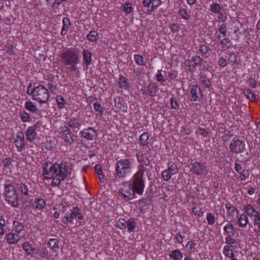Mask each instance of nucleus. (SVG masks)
Masks as SVG:
<instances>
[{
  "mask_svg": "<svg viewBox=\"0 0 260 260\" xmlns=\"http://www.w3.org/2000/svg\"><path fill=\"white\" fill-rule=\"evenodd\" d=\"M145 188L143 171H138L129 181L124 182L120 189V192L126 200H132L135 193L142 195Z\"/></svg>",
  "mask_w": 260,
  "mask_h": 260,
  "instance_id": "obj_1",
  "label": "nucleus"
},
{
  "mask_svg": "<svg viewBox=\"0 0 260 260\" xmlns=\"http://www.w3.org/2000/svg\"><path fill=\"white\" fill-rule=\"evenodd\" d=\"M42 169L44 179H52L51 185L54 186H59L68 175V170L63 163L53 164L48 161L43 165Z\"/></svg>",
  "mask_w": 260,
  "mask_h": 260,
  "instance_id": "obj_2",
  "label": "nucleus"
},
{
  "mask_svg": "<svg viewBox=\"0 0 260 260\" xmlns=\"http://www.w3.org/2000/svg\"><path fill=\"white\" fill-rule=\"evenodd\" d=\"M132 162L127 159H122L116 162V176L119 178L125 177L131 172Z\"/></svg>",
  "mask_w": 260,
  "mask_h": 260,
  "instance_id": "obj_3",
  "label": "nucleus"
},
{
  "mask_svg": "<svg viewBox=\"0 0 260 260\" xmlns=\"http://www.w3.org/2000/svg\"><path fill=\"white\" fill-rule=\"evenodd\" d=\"M5 200L12 207H17L19 204L18 199V195L15 187L10 184L5 187Z\"/></svg>",
  "mask_w": 260,
  "mask_h": 260,
  "instance_id": "obj_4",
  "label": "nucleus"
},
{
  "mask_svg": "<svg viewBox=\"0 0 260 260\" xmlns=\"http://www.w3.org/2000/svg\"><path fill=\"white\" fill-rule=\"evenodd\" d=\"M63 62L70 66V69L73 71H76V65L78 63V54L76 51H67L62 56Z\"/></svg>",
  "mask_w": 260,
  "mask_h": 260,
  "instance_id": "obj_5",
  "label": "nucleus"
},
{
  "mask_svg": "<svg viewBox=\"0 0 260 260\" xmlns=\"http://www.w3.org/2000/svg\"><path fill=\"white\" fill-rule=\"evenodd\" d=\"M31 94L33 99L40 103H45L49 98L47 89L41 85L36 87L31 91Z\"/></svg>",
  "mask_w": 260,
  "mask_h": 260,
  "instance_id": "obj_6",
  "label": "nucleus"
},
{
  "mask_svg": "<svg viewBox=\"0 0 260 260\" xmlns=\"http://www.w3.org/2000/svg\"><path fill=\"white\" fill-rule=\"evenodd\" d=\"M117 225L120 229H127L129 232H134L136 227V223L133 219H129L127 221L124 218H120L117 221Z\"/></svg>",
  "mask_w": 260,
  "mask_h": 260,
  "instance_id": "obj_7",
  "label": "nucleus"
},
{
  "mask_svg": "<svg viewBox=\"0 0 260 260\" xmlns=\"http://www.w3.org/2000/svg\"><path fill=\"white\" fill-rule=\"evenodd\" d=\"M245 143L238 138H234L232 141L230 148L233 153H239L242 152L245 149Z\"/></svg>",
  "mask_w": 260,
  "mask_h": 260,
  "instance_id": "obj_8",
  "label": "nucleus"
},
{
  "mask_svg": "<svg viewBox=\"0 0 260 260\" xmlns=\"http://www.w3.org/2000/svg\"><path fill=\"white\" fill-rule=\"evenodd\" d=\"M178 172L177 166L174 164L169 165L167 169L162 172V177L164 180L169 181L173 175L177 174Z\"/></svg>",
  "mask_w": 260,
  "mask_h": 260,
  "instance_id": "obj_9",
  "label": "nucleus"
},
{
  "mask_svg": "<svg viewBox=\"0 0 260 260\" xmlns=\"http://www.w3.org/2000/svg\"><path fill=\"white\" fill-rule=\"evenodd\" d=\"M192 169L194 173L200 176H205L207 174L206 166L204 164H201L197 161L193 162L192 164Z\"/></svg>",
  "mask_w": 260,
  "mask_h": 260,
  "instance_id": "obj_10",
  "label": "nucleus"
},
{
  "mask_svg": "<svg viewBox=\"0 0 260 260\" xmlns=\"http://www.w3.org/2000/svg\"><path fill=\"white\" fill-rule=\"evenodd\" d=\"M77 219L79 220H81L83 219V216L82 214L79 212V210L77 208H74L72 211L71 213L69 216H67L64 219L63 222L67 223L71 222L74 219Z\"/></svg>",
  "mask_w": 260,
  "mask_h": 260,
  "instance_id": "obj_11",
  "label": "nucleus"
},
{
  "mask_svg": "<svg viewBox=\"0 0 260 260\" xmlns=\"http://www.w3.org/2000/svg\"><path fill=\"white\" fill-rule=\"evenodd\" d=\"M60 137L64 140V141L69 144L73 142V136L71 134L70 129L67 127L64 126L61 131L60 132Z\"/></svg>",
  "mask_w": 260,
  "mask_h": 260,
  "instance_id": "obj_12",
  "label": "nucleus"
},
{
  "mask_svg": "<svg viewBox=\"0 0 260 260\" xmlns=\"http://www.w3.org/2000/svg\"><path fill=\"white\" fill-rule=\"evenodd\" d=\"M162 0H143V5L148 8V10L152 12L154 9L157 8L161 3Z\"/></svg>",
  "mask_w": 260,
  "mask_h": 260,
  "instance_id": "obj_13",
  "label": "nucleus"
},
{
  "mask_svg": "<svg viewBox=\"0 0 260 260\" xmlns=\"http://www.w3.org/2000/svg\"><path fill=\"white\" fill-rule=\"evenodd\" d=\"M190 94L191 100L194 102L198 101L202 96L201 89L197 85H192L191 86Z\"/></svg>",
  "mask_w": 260,
  "mask_h": 260,
  "instance_id": "obj_14",
  "label": "nucleus"
},
{
  "mask_svg": "<svg viewBox=\"0 0 260 260\" xmlns=\"http://www.w3.org/2000/svg\"><path fill=\"white\" fill-rule=\"evenodd\" d=\"M157 87L155 83H150L147 87H144L142 89V92L143 94L147 95L153 96L157 92Z\"/></svg>",
  "mask_w": 260,
  "mask_h": 260,
  "instance_id": "obj_15",
  "label": "nucleus"
},
{
  "mask_svg": "<svg viewBox=\"0 0 260 260\" xmlns=\"http://www.w3.org/2000/svg\"><path fill=\"white\" fill-rule=\"evenodd\" d=\"M82 134L84 138L89 140H93L96 137V131L91 127L84 129Z\"/></svg>",
  "mask_w": 260,
  "mask_h": 260,
  "instance_id": "obj_16",
  "label": "nucleus"
},
{
  "mask_svg": "<svg viewBox=\"0 0 260 260\" xmlns=\"http://www.w3.org/2000/svg\"><path fill=\"white\" fill-rule=\"evenodd\" d=\"M15 142L18 150L20 151L24 144V135L22 132H19L17 133Z\"/></svg>",
  "mask_w": 260,
  "mask_h": 260,
  "instance_id": "obj_17",
  "label": "nucleus"
},
{
  "mask_svg": "<svg viewBox=\"0 0 260 260\" xmlns=\"http://www.w3.org/2000/svg\"><path fill=\"white\" fill-rule=\"evenodd\" d=\"M37 129V126L34 125L32 126L28 127L25 133L26 139L29 141H32L36 138V130Z\"/></svg>",
  "mask_w": 260,
  "mask_h": 260,
  "instance_id": "obj_18",
  "label": "nucleus"
},
{
  "mask_svg": "<svg viewBox=\"0 0 260 260\" xmlns=\"http://www.w3.org/2000/svg\"><path fill=\"white\" fill-rule=\"evenodd\" d=\"M118 86L123 89L128 90L129 88V84L127 79L123 76H120L117 82Z\"/></svg>",
  "mask_w": 260,
  "mask_h": 260,
  "instance_id": "obj_19",
  "label": "nucleus"
},
{
  "mask_svg": "<svg viewBox=\"0 0 260 260\" xmlns=\"http://www.w3.org/2000/svg\"><path fill=\"white\" fill-rule=\"evenodd\" d=\"M6 239L10 244H16L19 242L20 237L18 235L9 233L7 234Z\"/></svg>",
  "mask_w": 260,
  "mask_h": 260,
  "instance_id": "obj_20",
  "label": "nucleus"
},
{
  "mask_svg": "<svg viewBox=\"0 0 260 260\" xmlns=\"http://www.w3.org/2000/svg\"><path fill=\"white\" fill-rule=\"evenodd\" d=\"M22 247L28 255L32 256L35 253L36 249L32 247L31 244L29 242H24Z\"/></svg>",
  "mask_w": 260,
  "mask_h": 260,
  "instance_id": "obj_21",
  "label": "nucleus"
},
{
  "mask_svg": "<svg viewBox=\"0 0 260 260\" xmlns=\"http://www.w3.org/2000/svg\"><path fill=\"white\" fill-rule=\"evenodd\" d=\"M48 246L55 252L54 255L56 256L59 248L58 241L56 239H51L48 242Z\"/></svg>",
  "mask_w": 260,
  "mask_h": 260,
  "instance_id": "obj_22",
  "label": "nucleus"
},
{
  "mask_svg": "<svg viewBox=\"0 0 260 260\" xmlns=\"http://www.w3.org/2000/svg\"><path fill=\"white\" fill-rule=\"evenodd\" d=\"M67 206L64 203L60 205H56L54 208V210L55 211L54 212V217L56 218H58L60 215V212H64L67 210Z\"/></svg>",
  "mask_w": 260,
  "mask_h": 260,
  "instance_id": "obj_23",
  "label": "nucleus"
},
{
  "mask_svg": "<svg viewBox=\"0 0 260 260\" xmlns=\"http://www.w3.org/2000/svg\"><path fill=\"white\" fill-rule=\"evenodd\" d=\"M68 124L72 128L79 129L82 124V122L78 118H72L68 121Z\"/></svg>",
  "mask_w": 260,
  "mask_h": 260,
  "instance_id": "obj_24",
  "label": "nucleus"
},
{
  "mask_svg": "<svg viewBox=\"0 0 260 260\" xmlns=\"http://www.w3.org/2000/svg\"><path fill=\"white\" fill-rule=\"evenodd\" d=\"M46 205V203L42 199L36 198L32 203V206L34 208L38 210L43 209Z\"/></svg>",
  "mask_w": 260,
  "mask_h": 260,
  "instance_id": "obj_25",
  "label": "nucleus"
},
{
  "mask_svg": "<svg viewBox=\"0 0 260 260\" xmlns=\"http://www.w3.org/2000/svg\"><path fill=\"white\" fill-rule=\"evenodd\" d=\"M202 62L201 58L199 56L193 57L192 60H189L188 62L189 67L191 70L194 68V65L200 64Z\"/></svg>",
  "mask_w": 260,
  "mask_h": 260,
  "instance_id": "obj_26",
  "label": "nucleus"
},
{
  "mask_svg": "<svg viewBox=\"0 0 260 260\" xmlns=\"http://www.w3.org/2000/svg\"><path fill=\"white\" fill-rule=\"evenodd\" d=\"M149 137L150 135L148 134V133H144L142 134L139 138V140L141 144L143 145H147L150 142Z\"/></svg>",
  "mask_w": 260,
  "mask_h": 260,
  "instance_id": "obj_27",
  "label": "nucleus"
},
{
  "mask_svg": "<svg viewBox=\"0 0 260 260\" xmlns=\"http://www.w3.org/2000/svg\"><path fill=\"white\" fill-rule=\"evenodd\" d=\"M226 208L228 212L233 218L237 217L238 214V210L234 207L232 206L231 204H227L226 205Z\"/></svg>",
  "mask_w": 260,
  "mask_h": 260,
  "instance_id": "obj_28",
  "label": "nucleus"
},
{
  "mask_svg": "<svg viewBox=\"0 0 260 260\" xmlns=\"http://www.w3.org/2000/svg\"><path fill=\"white\" fill-rule=\"evenodd\" d=\"M83 55L84 61L87 65L90 64L91 62V53L87 50H84Z\"/></svg>",
  "mask_w": 260,
  "mask_h": 260,
  "instance_id": "obj_29",
  "label": "nucleus"
},
{
  "mask_svg": "<svg viewBox=\"0 0 260 260\" xmlns=\"http://www.w3.org/2000/svg\"><path fill=\"white\" fill-rule=\"evenodd\" d=\"M245 211L246 213L251 218L257 214V211H256L252 206L247 205L245 208Z\"/></svg>",
  "mask_w": 260,
  "mask_h": 260,
  "instance_id": "obj_30",
  "label": "nucleus"
},
{
  "mask_svg": "<svg viewBox=\"0 0 260 260\" xmlns=\"http://www.w3.org/2000/svg\"><path fill=\"white\" fill-rule=\"evenodd\" d=\"M231 247H232L229 245H225L224 246L223 250V254L229 258H232L234 257L233 251Z\"/></svg>",
  "mask_w": 260,
  "mask_h": 260,
  "instance_id": "obj_31",
  "label": "nucleus"
},
{
  "mask_svg": "<svg viewBox=\"0 0 260 260\" xmlns=\"http://www.w3.org/2000/svg\"><path fill=\"white\" fill-rule=\"evenodd\" d=\"M87 37V39L91 42H95L99 38L98 32L94 30L90 31Z\"/></svg>",
  "mask_w": 260,
  "mask_h": 260,
  "instance_id": "obj_32",
  "label": "nucleus"
},
{
  "mask_svg": "<svg viewBox=\"0 0 260 260\" xmlns=\"http://www.w3.org/2000/svg\"><path fill=\"white\" fill-rule=\"evenodd\" d=\"M248 220L245 214H241L239 218L238 223L240 226L244 227L247 225Z\"/></svg>",
  "mask_w": 260,
  "mask_h": 260,
  "instance_id": "obj_33",
  "label": "nucleus"
},
{
  "mask_svg": "<svg viewBox=\"0 0 260 260\" xmlns=\"http://www.w3.org/2000/svg\"><path fill=\"white\" fill-rule=\"evenodd\" d=\"M25 108L31 112H35L37 110L36 106L31 101L26 102L25 103Z\"/></svg>",
  "mask_w": 260,
  "mask_h": 260,
  "instance_id": "obj_34",
  "label": "nucleus"
},
{
  "mask_svg": "<svg viewBox=\"0 0 260 260\" xmlns=\"http://www.w3.org/2000/svg\"><path fill=\"white\" fill-rule=\"evenodd\" d=\"M23 225L17 221H14L13 223V229L18 233H20L23 230Z\"/></svg>",
  "mask_w": 260,
  "mask_h": 260,
  "instance_id": "obj_35",
  "label": "nucleus"
},
{
  "mask_svg": "<svg viewBox=\"0 0 260 260\" xmlns=\"http://www.w3.org/2000/svg\"><path fill=\"white\" fill-rule=\"evenodd\" d=\"M170 256L174 260H181L183 257L181 252L179 250H174Z\"/></svg>",
  "mask_w": 260,
  "mask_h": 260,
  "instance_id": "obj_36",
  "label": "nucleus"
},
{
  "mask_svg": "<svg viewBox=\"0 0 260 260\" xmlns=\"http://www.w3.org/2000/svg\"><path fill=\"white\" fill-rule=\"evenodd\" d=\"M225 243L227 244L226 245H229L232 247H236L237 245V241L230 236L225 238Z\"/></svg>",
  "mask_w": 260,
  "mask_h": 260,
  "instance_id": "obj_37",
  "label": "nucleus"
},
{
  "mask_svg": "<svg viewBox=\"0 0 260 260\" xmlns=\"http://www.w3.org/2000/svg\"><path fill=\"white\" fill-rule=\"evenodd\" d=\"M121 10L125 14H129L133 10V8L130 3H125L123 6Z\"/></svg>",
  "mask_w": 260,
  "mask_h": 260,
  "instance_id": "obj_38",
  "label": "nucleus"
},
{
  "mask_svg": "<svg viewBox=\"0 0 260 260\" xmlns=\"http://www.w3.org/2000/svg\"><path fill=\"white\" fill-rule=\"evenodd\" d=\"M137 157L138 161L141 162L142 165L147 166L149 164V160L147 158H144L140 153L137 154Z\"/></svg>",
  "mask_w": 260,
  "mask_h": 260,
  "instance_id": "obj_39",
  "label": "nucleus"
},
{
  "mask_svg": "<svg viewBox=\"0 0 260 260\" xmlns=\"http://www.w3.org/2000/svg\"><path fill=\"white\" fill-rule=\"evenodd\" d=\"M223 230L228 234L233 235L234 233L233 226L230 223H226L224 226Z\"/></svg>",
  "mask_w": 260,
  "mask_h": 260,
  "instance_id": "obj_40",
  "label": "nucleus"
},
{
  "mask_svg": "<svg viewBox=\"0 0 260 260\" xmlns=\"http://www.w3.org/2000/svg\"><path fill=\"white\" fill-rule=\"evenodd\" d=\"M192 212L195 215L199 217L203 216L204 214V212L202 210L201 208L196 205L192 208Z\"/></svg>",
  "mask_w": 260,
  "mask_h": 260,
  "instance_id": "obj_41",
  "label": "nucleus"
},
{
  "mask_svg": "<svg viewBox=\"0 0 260 260\" xmlns=\"http://www.w3.org/2000/svg\"><path fill=\"white\" fill-rule=\"evenodd\" d=\"M19 116L23 122H29L30 120V117L29 114L25 111L21 112Z\"/></svg>",
  "mask_w": 260,
  "mask_h": 260,
  "instance_id": "obj_42",
  "label": "nucleus"
},
{
  "mask_svg": "<svg viewBox=\"0 0 260 260\" xmlns=\"http://www.w3.org/2000/svg\"><path fill=\"white\" fill-rule=\"evenodd\" d=\"M134 58L137 64L140 66H143L145 64L144 58L142 56L139 54H135Z\"/></svg>",
  "mask_w": 260,
  "mask_h": 260,
  "instance_id": "obj_43",
  "label": "nucleus"
},
{
  "mask_svg": "<svg viewBox=\"0 0 260 260\" xmlns=\"http://www.w3.org/2000/svg\"><path fill=\"white\" fill-rule=\"evenodd\" d=\"M93 107L95 111L98 112L97 114L100 115H102L103 112V108L99 102H96L94 103L93 104Z\"/></svg>",
  "mask_w": 260,
  "mask_h": 260,
  "instance_id": "obj_44",
  "label": "nucleus"
},
{
  "mask_svg": "<svg viewBox=\"0 0 260 260\" xmlns=\"http://www.w3.org/2000/svg\"><path fill=\"white\" fill-rule=\"evenodd\" d=\"M210 8L211 11L214 13H219L220 11V6L217 3H214L210 5Z\"/></svg>",
  "mask_w": 260,
  "mask_h": 260,
  "instance_id": "obj_45",
  "label": "nucleus"
},
{
  "mask_svg": "<svg viewBox=\"0 0 260 260\" xmlns=\"http://www.w3.org/2000/svg\"><path fill=\"white\" fill-rule=\"evenodd\" d=\"M239 174L240 175V178L241 181L245 180L249 176V172L248 170H243Z\"/></svg>",
  "mask_w": 260,
  "mask_h": 260,
  "instance_id": "obj_46",
  "label": "nucleus"
},
{
  "mask_svg": "<svg viewBox=\"0 0 260 260\" xmlns=\"http://www.w3.org/2000/svg\"><path fill=\"white\" fill-rule=\"evenodd\" d=\"M56 102L59 108H62L64 107L65 102L62 96L61 95H57L56 97Z\"/></svg>",
  "mask_w": 260,
  "mask_h": 260,
  "instance_id": "obj_47",
  "label": "nucleus"
},
{
  "mask_svg": "<svg viewBox=\"0 0 260 260\" xmlns=\"http://www.w3.org/2000/svg\"><path fill=\"white\" fill-rule=\"evenodd\" d=\"M244 94L247 99L251 100V101H255L256 100L255 95L249 90L245 91Z\"/></svg>",
  "mask_w": 260,
  "mask_h": 260,
  "instance_id": "obj_48",
  "label": "nucleus"
},
{
  "mask_svg": "<svg viewBox=\"0 0 260 260\" xmlns=\"http://www.w3.org/2000/svg\"><path fill=\"white\" fill-rule=\"evenodd\" d=\"M207 220L209 224L212 225L215 222V216L212 213H208L207 215Z\"/></svg>",
  "mask_w": 260,
  "mask_h": 260,
  "instance_id": "obj_49",
  "label": "nucleus"
},
{
  "mask_svg": "<svg viewBox=\"0 0 260 260\" xmlns=\"http://www.w3.org/2000/svg\"><path fill=\"white\" fill-rule=\"evenodd\" d=\"M12 160L10 158H6L3 160V164L5 168L11 169Z\"/></svg>",
  "mask_w": 260,
  "mask_h": 260,
  "instance_id": "obj_50",
  "label": "nucleus"
},
{
  "mask_svg": "<svg viewBox=\"0 0 260 260\" xmlns=\"http://www.w3.org/2000/svg\"><path fill=\"white\" fill-rule=\"evenodd\" d=\"M202 84L206 87H209L211 86L210 80L205 77H203L201 79Z\"/></svg>",
  "mask_w": 260,
  "mask_h": 260,
  "instance_id": "obj_51",
  "label": "nucleus"
},
{
  "mask_svg": "<svg viewBox=\"0 0 260 260\" xmlns=\"http://www.w3.org/2000/svg\"><path fill=\"white\" fill-rule=\"evenodd\" d=\"M179 15L182 18L184 19H188L189 17V15L187 14L186 10L185 9L180 10Z\"/></svg>",
  "mask_w": 260,
  "mask_h": 260,
  "instance_id": "obj_52",
  "label": "nucleus"
},
{
  "mask_svg": "<svg viewBox=\"0 0 260 260\" xmlns=\"http://www.w3.org/2000/svg\"><path fill=\"white\" fill-rule=\"evenodd\" d=\"M20 188L22 194L26 196L28 195L29 191L25 184H21L20 185Z\"/></svg>",
  "mask_w": 260,
  "mask_h": 260,
  "instance_id": "obj_53",
  "label": "nucleus"
},
{
  "mask_svg": "<svg viewBox=\"0 0 260 260\" xmlns=\"http://www.w3.org/2000/svg\"><path fill=\"white\" fill-rule=\"evenodd\" d=\"M218 18L219 21L224 22L226 20V16L224 11H219V13H218Z\"/></svg>",
  "mask_w": 260,
  "mask_h": 260,
  "instance_id": "obj_54",
  "label": "nucleus"
},
{
  "mask_svg": "<svg viewBox=\"0 0 260 260\" xmlns=\"http://www.w3.org/2000/svg\"><path fill=\"white\" fill-rule=\"evenodd\" d=\"M254 224L258 226V228H260V213L259 212H257V214H256L253 217Z\"/></svg>",
  "mask_w": 260,
  "mask_h": 260,
  "instance_id": "obj_55",
  "label": "nucleus"
},
{
  "mask_svg": "<svg viewBox=\"0 0 260 260\" xmlns=\"http://www.w3.org/2000/svg\"><path fill=\"white\" fill-rule=\"evenodd\" d=\"M70 24L71 23L69 18L65 17L63 19L62 27L68 29L70 26Z\"/></svg>",
  "mask_w": 260,
  "mask_h": 260,
  "instance_id": "obj_56",
  "label": "nucleus"
},
{
  "mask_svg": "<svg viewBox=\"0 0 260 260\" xmlns=\"http://www.w3.org/2000/svg\"><path fill=\"white\" fill-rule=\"evenodd\" d=\"M170 101L171 106L172 109H177L179 108L178 104L174 98H171Z\"/></svg>",
  "mask_w": 260,
  "mask_h": 260,
  "instance_id": "obj_57",
  "label": "nucleus"
},
{
  "mask_svg": "<svg viewBox=\"0 0 260 260\" xmlns=\"http://www.w3.org/2000/svg\"><path fill=\"white\" fill-rule=\"evenodd\" d=\"M219 39L220 40V44L223 47H225L228 46V44L230 43V40L226 38H224L221 39V37H219Z\"/></svg>",
  "mask_w": 260,
  "mask_h": 260,
  "instance_id": "obj_58",
  "label": "nucleus"
},
{
  "mask_svg": "<svg viewBox=\"0 0 260 260\" xmlns=\"http://www.w3.org/2000/svg\"><path fill=\"white\" fill-rule=\"evenodd\" d=\"M219 31L220 34L223 35L224 36L226 35V26L225 24H222L220 25Z\"/></svg>",
  "mask_w": 260,
  "mask_h": 260,
  "instance_id": "obj_59",
  "label": "nucleus"
},
{
  "mask_svg": "<svg viewBox=\"0 0 260 260\" xmlns=\"http://www.w3.org/2000/svg\"><path fill=\"white\" fill-rule=\"evenodd\" d=\"M248 83H249V85L252 88H255L256 87L257 83H256V80L254 78H250L249 80Z\"/></svg>",
  "mask_w": 260,
  "mask_h": 260,
  "instance_id": "obj_60",
  "label": "nucleus"
},
{
  "mask_svg": "<svg viewBox=\"0 0 260 260\" xmlns=\"http://www.w3.org/2000/svg\"><path fill=\"white\" fill-rule=\"evenodd\" d=\"M198 133L203 136L204 137H206L208 134V132L205 129L202 128H199Z\"/></svg>",
  "mask_w": 260,
  "mask_h": 260,
  "instance_id": "obj_61",
  "label": "nucleus"
},
{
  "mask_svg": "<svg viewBox=\"0 0 260 260\" xmlns=\"http://www.w3.org/2000/svg\"><path fill=\"white\" fill-rule=\"evenodd\" d=\"M219 65L221 67H224L226 66V60L223 58H220L218 61Z\"/></svg>",
  "mask_w": 260,
  "mask_h": 260,
  "instance_id": "obj_62",
  "label": "nucleus"
},
{
  "mask_svg": "<svg viewBox=\"0 0 260 260\" xmlns=\"http://www.w3.org/2000/svg\"><path fill=\"white\" fill-rule=\"evenodd\" d=\"M171 30L172 32H175L179 30V27L177 24H173L170 26Z\"/></svg>",
  "mask_w": 260,
  "mask_h": 260,
  "instance_id": "obj_63",
  "label": "nucleus"
},
{
  "mask_svg": "<svg viewBox=\"0 0 260 260\" xmlns=\"http://www.w3.org/2000/svg\"><path fill=\"white\" fill-rule=\"evenodd\" d=\"M235 169L238 173H240L243 171L242 167L236 162L235 164Z\"/></svg>",
  "mask_w": 260,
  "mask_h": 260,
  "instance_id": "obj_64",
  "label": "nucleus"
}]
</instances>
